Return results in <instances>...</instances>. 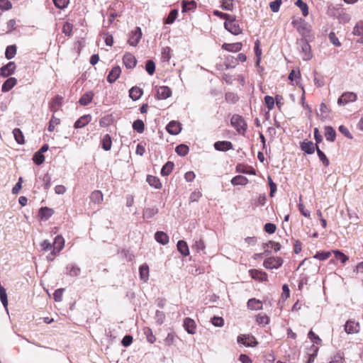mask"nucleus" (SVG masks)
Listing matches in <instances>:
<instances>
[{"label":"nucleus","mask_w":363,"mask_h":363,"mask_svg":"<svg viewBox=\"0 0 363 363\" xmlns=\"http://www.w3.org/2000/svg\"><path fill=\"white\" fill-rule=\"evenodd\" d=\"M336 132L331 126H325V137L327 140L333 142L335 139Z\"/></svg>","instance_id":"33"},{"label":"nucleus","mask_w":363,"mask_h":363,"mask_svg":"<svg viewBox=\"0 0 363 363\" xmlns=\"http://www.w3.org/2000/svg\"><path fill=\"white\" fill-rule=\"evenodd\" d=\"M147 182L149 184L150 186L155 188V189H160L162 187V184L157 177L148 175L146 179Z\"/></svg>","instance_id":"31"},{"label":"nucleus","mask_w":363,"mask_h":363,"mask_svg":"<svg viewBox=\"0 0 363 363\" xmlns=\"http://www.w3.org/2000/svg\"><path fill=\"white\" fill-rule=\"evenodd\" d=\"M16 68V64L13 62H9L0 68V76L3 77H9L13 74Z\"/></svg>","instance_id":"10"},{"label":"nucleus","mask_w":363,"mask_h":363,"mask_svg":"<svg viewBox=\"0 0 363 363\" xmlns=\"http://www.w3.org/2000/svg\"><path fill=\"white\" fill-rule=\"evenodd\" d=\"M166 130L169 134L176 135L182 130L181 123L175 121H172L167 125Z\"/></svg>","instance_id":"11"},{"label":"nucleus","mask_w":363,"mask_h":363,"mask_svg":"<svg viewBox=\"0 0 363 363\" xmlns=\"http://www.w3.org/2000/svg\"><path fill=\"white\" fill-rule=\"evenodd\" d=\"M225 101L228 103L235 104L238 101V96L232 92H228L225 96Z\"/></svg>","instance_id":"54"},{"label":"nucleus","mask_w":363,"mask_h":363,"mask_svg":"<svg viewBox=\"0 0 363 363\" xmlns=\"http://www.w3.org/2000/svg\"><path fill=\"white\" fill-rule=\"evenodd\" d=\"M320 111L321 114V117L325 118L328 117L329 109L327 106L324 103H321L320 105Z\"/></svg>","instance_id":"64"},{"label":"nucleus","mask_w":363,"mask_h":363,"mask_svg":"<svg viewBox=\"0 0 363 363\" xmlns=\"http://www.w3.org/2000/svg\"><path fill=\"white\" fill-rule=\"evenodd\" d=\"M17 47L16 45H11L6 47L5 57L7 60H11L16 54Z\"/></svg>","instance_id":"34"},{"label":"nucleus","mask_w":363,"mask_h":363,"mask_svg":"<svg viewBox=\"0 0 363 363\" xmlns=\"http://www.w3.org/2000/svg\"><path fill=\"white\" fill-rule=\"evenodd\" d=\"M48 148V145L44 144L40 149L34 154L32 159H45L43 153L47 152Z\"/></svg>","instance_id":"47"},{"label":"nucleus","mask_w":363,"mask_h":363,"mask_svg":"<svg viewBox=\"0 0 363 363\" xmlns=\"http://www.w3.org/2000/svg\"><path fill=\"white\" fill-rule=\"evenodd\" d=\"M155 239L162 245H165L169 242V236L162 231H157L155 234Z\"/></svg>","instance_id":"23"},{"label":"nucleus","mask_w":363,"mask_h":363,"mask_svg":"<svg viewBox=\"0 0 363 363\" xmlns=\"http://www.w3.org/2000/svg\"><path fill=\"white\" fill-rule=\"evenodd\" d=\"M133 128L138 133H142L145 130V124L140 119L135 120L133 123Z\"/></svg>","instance_id":"43"},{"label":"nucleus","mask_w":363,"mask_h":363,"mask_svg":"<svg viewBox=\"0 0 363 363\" xmlns=\"http://www.w3.org/2000/svg\"><path fill=\"white\" fill-rule=\"evenodd\" d=\"M183 326L189 334L194 335L196 333V325L193 319L190 318H186L184 320Z\"/></svg>","instance_id":"13"},{"label":"nucleus","mask_w":363,"mask_h":363,"mask_svg":"<svg viewBox=\"0 0 363 363\" xmlns=\"http://www.w3.org/2000/svg\"><path fill=\"white\" fill-rule=\"evenodd\" d=\"M17 83V79L14 77H9L7 79L1 86V91L3 92H8L10 91Z\"/></svg>","instance_id":"21"},{"label":"nucleus","mask_w":363,"mask_h":363,"mask_svg":"<svg viewBox=\"0 0 363 363\" xmlns=\"http://www.w3.org/2000/svg\"><path fill=\"white\" fill-rule=\"evenodd\" d=\"M230 182L233 186H245L248 183V179L244 176L238 175L234 177Z\"/></svg>","instance_id":"30"},{"label":"nucleus","mask_w":363,"mask_h":363,"mask_svg":"<svg viewBox=\"0 0 363 363\" xmlns=\"http://www.w3.org/2000/svg\"><path fill=\"white\" fill-rule=\"evenodd\" d=\"M282 3L281 0H274L270 2L269 7L272 12L277 13L279 11L280 6Z\"/></svg>","instance_id":"55"},{"label":"nucleus","mask_w":363,"mask_h":363,"mask_svg":"<svg viewBox=\"0 0 363 363\" xmlns=\"http://www.w3.org/2000/svg\"><path fill=\"white\" fill-rule=\"evenodd\" d=\"M102 147L105 150H109L111 147V138L108 134H106L104 136L101 140Z\"/></svg>","instance_id":"45"},{"label":"nucleus","mask_w":363,"mask_h":363,"mask_svg":"<svg viewBox=\"0 0 363 363\" xmlns=\"http://www.w3.org/2000/svg\"><path fill=\"white\" fill-rule=\"evenodd\" d=\"M189 147L185 144H180L177 145L175 148V152L177 153V155L180 157H184L187 155L189 152Z\"/></svg>","instance_id":"38"},{"label":"nucleus","mask_w":363,"mask_h":363,"mask_svg":"<svg viewBox=\"0 0 363 363\" xmlns=\"http://www.w3.org/2000/svg\"><path fill=\"white\" fill-rule=\"evenodd\" d=\"M178 251L183 255L187 256L189 254V250L187 243L184 240H179L177 245Z\"/></svg>","instance_id":"32"},{"label":"nucleus","mask_w":363,"mask_h":363,"mask_svg":"<svg viewBox=\"0 0 363 363\" xmlns=\"http://www.w3.org/2000/svg\"><path fill=\"white\" fill-rule=\"evenodd\" d=\"M158 213V209L157 208H147L143 211V218L150 219L152 218L155 215Z\"/></svg>","instance_id":"44"},{"label":"nucleus","mask_w":363,"mask_h":363,"mask_svg":"<svg viewBox=\"0 0 363 363\" xmlns=\"http://www.w3.org/2000/svg\"><path fill=\"white\" fill-rule=\"evenodd\" d=\"M91 119V116L89 114L84 115L82 117H80L74 125V127L75 128H81L84 127L86 124H88Z\"/></svg>","instance_id":"20"},{"label":"nucleus","mask_w":363,"mask_h":363,"mask_svg":"<svg viewBox=\"0 0 363 363\" xmlns=\"http://www.w3.org/2000/svg\"><path fill=\"white\" fill-rule=\"evenodd\" d=\"M360 330L359 324L352 320H349L345 325V330L347 334H355L359 333Z\"/></svg>","instance_id":"9"},{"label":"nucleus","mask_w":363,"mask_h":363,"mask_svg":"<svg viewBox=\"0 0 363 363\" xmlns=\"http://www.w3.org/2000/svg\"><path fill=\"white\" fill-rule=\"evenodd\" d=\"M196 4L194 1H187L184 0L182 2V9L183 13L194 10L196 9Z\"/></svg>","instance_id":"36"},{"label":"nucleus","mask_w":363,"mask_h":363,"mask_svg":"<svg viewBox=\"0 0 363 363\" xmlns=\"http://www.w3.org/2000/svg\"><path fill=\"white\" fill-rule=\"evenodd\" d=\"M178 15V11L177 9H172L169 12L168 16L164 19V23L172 24L174 22Z\"/></svg>","instance_id":"48"},{"label":"nucleus","mask_w":363,"mask_h":363,"mask_svg":"<svg viewBox=\"0 0 363 363\" xmlns=\"http://www.w3.org/2000/svg\"><path fill=\"white\" fill-rule=\"evenodd\" d=\"M170 57V48L169 47H166L162 52V60L163 62H169Z\"/></svg>","instance_id":"60"},{"label":"nucleus","mask_w":363,"mask_h":363,"mask_svg":"<svg viewBox=\"0 0 363 363\" xmlns=\"http://www.w3.org/2000/svg\"><path fill=\"white\" fill-rule=\"evenodd\" d=\"M211 322L216 327H222L224 325L223 318L218 316H213Z\"/></svg>","instance_id":"58"},{"label":"nucleus","mask_w":363,"mask_h":363,"mask_svg":"<svg viewBox=\"0 0 363 363\" xmlns=\"http://www.w3.org/2000/svg\"><path fill=\"white\" fill-rule=\"evenodd\" d=\"M174 167L173 162L168 161L162 168L161 174L162 176H168L172 171Z\"/></svg>","instance_id":"46"},{"label":"nucleus","mask_w":363,"mask_h":363,"mask_svg":"<svg viewBox=\"0 0 363 363\" xmlns=\"http://www.w3.org/2000/svg\"><path fill=\"white\" fill-rule=\"evenodd\" d=\"M225 28L230 33L238 35L242 33V29L240 28L235 16H232V18H229L224 22Z\"/></svg>","instance_id":"1"},{"label":"nucleus","mask_w":363,"mask_h":363,"mask_svg":"<svg viewBox=\"0 0 363 363\" xmlns=\"http://www.w3.org/2000/svg\"><path fill=\"white\" fill-rule=\"evenodd\" d=\"M143 33L140 27H136L130 33L128 43L131 46H136L142 38Z\"/></svg>","instance_id":"5"},{"label":"nucleus","mask_w":363,"mask_h":363,"mask_svg":"<svg viewBox=\"0 0 363 363\" xmlns=\"http://www.w3.org/2000/svg\"><path fill=\"white\" fill-rule=\"evenodd\" d=\"M298 44L299 45L301 52L303 53V60H309L312 58V52L311 48L309 43H308L306 39L302 38L298 41Z\"/></svg>","instance_id":"2"},{"label":"nucleus","mask_w":363,"mask_h":363,"mask_svg":"<svg viewBox=\"0 0 363 363\" xmlns=\"http://www.w3.org/2000/svg\"><path fill=\"white\" fill-rule=\"evenodd\" d=\"M145 70L150 75H152L155 73V64L152 60H147L145 63Z\"/></svg>","instance_id":"49"},{"label":"nucleus","mask_w":363,"mask_h":363,"mask_svg":"<svg viewBox=\"0 0 363 363\" xmlns=\"http://www.w3.org/2000/svg\"><path fill=\"white\" fill-rule=\"evenodd\" d=\"M249 274L251 277L254 279L265 281L267 280V274L264 272H262L257 269H250Z\"/></svg>","instance_id":"15"},{"label":"nucleus","mask_w":363,"mask_h":363,"mask_svg":"<svg viewBox=\"0 0 363 363\" xmlns=\"http://www.w3.org/2000/svg\"><path fill=\"white\" fill-rule=\"evenodd\" d=\"M121 73V69L119 66L113 67L107 76V81L111 84L115 82L120 77Z\"/></svg>","instance_id":"14"},{"label":"nucleus","mask_w":363,"mask_h":363,"mask_svg":"<svg viewBox=\"0 0 363 363\" xmlns=\"http://www.w3.org/2000/svg\"><path fill=\"white\" fill-rule=\"evenodd\" d=\"M242 47V44L241 43H223L222 45V48L233 52H239Z\"/></svg>","instance_id":"18"},{"label":"nucleus","mask_w":363,"mask_h":363,"mask_svg":"<svg viewBox=\"0 0 363 363\" xmlns=\"http://www.w3.org/2000/svg\"><path fill=\"white\" fill-rule=\"evenodd\" d=\"M62 99V96H56L50 103V110L54 112L56 111L58 107L61 106Z\"/></svg>","instance_id":"40"},{"label":"nucleus","mask_w":363,"mask_h":363,"mask_svg":"<svg viewBox=\"0 0 363 363\" xmlns=\"http://www.w3.org/2000/svg\"><path fill=\"white\" fill-rule=\"evenodd\" d=\"M247 304L251 310L258 311L262 308V303L256 298L249 299Z\"/></svg>","instance_id":"28"},{"label":"nucleus","mask_w":363,"mask_h":363,"mask_svg":"<svg viewBox=\"0 0 363 363\" xmlns=\"http://www.w3.org/2000/svg\"><path fill=\"white\" fill-rule=\"evenodd\" d=\"M296 30L299 34L301 35V36L305 39L308 36V34L311 30V26L308 23L304 21L301 25L298 26Z\"/></svg>","instance_id":"16"},{"label":"nucleus","mask_w":363,"mask_h":363,"mask_svg":"<svg viewBox=\"0 0 363 363\" xmlns=\"http://www.w3.org/2000/svg\"><path fill=\"white\" fill-rule=\"evenodd\" d=\"M256 321L259 325H267L269 322V318L266 315L259 314L257 315Z\"/></svg>","instance_id":"53"},{"label":"nucleus","mask_w":363,"mask_h":363,"mask_svg":"<svg viewBox=\"0 0 363 363\" xmlns=\"http://www.w3.org/2000/svg\"><path fill=\"white\" fill-rule=\"evenodd\" d=\"M236 172L238 173L247 174H255V170L248 166L239 164L236 166Z\"/></svg>","instance_id":"27"},{"label":"nucleus","mask_w":363,"mask_h":363,"mask_svg":"<svg viewBox=\"0 0 363 363\" xmlns=\"http://www.w3.org/2000/svg\"><path fill=\"white\" fill-rule=\"evenodd\" d=\"M140 278L144 282H146L149 279V267L147 264H144L140 267L139 269Z\"/></svg>","instance_id":"29"},{"label":"nucleus","mask_w":363,"mask_h":363,"mask_svg":"<svg viewBox=\"0 0 363 363\" xmlns=\"http://www.w3.org/2000/svg\"><path fill=\"white\" fill-rule=\"evenodd\" d=\"M94 97V93L92 91H88L84 93L79 99V103L82 106H87L91 103Z\"/></svg>","instance_id":"24"},{"label":"nucleus","mask_w":363,"mask_h":363,"mask_svg":"<svg viewBox=\"0 0 363 363\" xmlns=\"http://www.w3.org/2000/svg\"><path fill=\"white\" fill-rule=\"evenodd\" d=\"M221 8L225 11H233V4L232 0H222Z\"/></svg>","instance_id":"56"},{"label":"nucleus","mask_w":363,"mask_h":363,"mask_svg":"<svg viewBox=\"0 0 363 363\" xmlns=\"http://www.w3.org/2000/svg\"><path fill=\"white\" fill-rule=\"evenodd\" d=\"M295 5L301 10L303 16L308 15V6L303 0H296Z\"/></svg>","instance_id":"41"},{"label":"nucleus","mask_w":363,"mask_h":363,"mask_svg":"<svg viewBox=\"0 0 363 363\" xmlns=\"http://www.w3.org/2000/svg\"><path fill=\"white\" fill-rule=\"evenodd\" d=\"M215 149L218 151H227L233 147V145L229 141H218L213 145Z\"/></svg>","instance_id":"19"},{"label":"nucleus","mask_w":363,"mask_h":363,"mask_svg":"<svg viewBox=\"0 0 363 363\" xmlns=\"http://www.w3.org/2000/svg\"><path fill=\"white\" fill-rule=\"evenodd\" d=\"M54 213V211L48 207H43L39 211V216L42 220H48Z\"/></svg>","instance_id":"26"},{"label":"nucleus","mask_w":363,"mask_h":363,"mask_svg":"<svg viewBox=\"0 0 363 363\" xmlns=\"http://www.w3.org/2000/svg\"><path fill=\"white\" fill-rule=\"evenodd\" d=\"M260 42L259 40H257L255 43V55L256 56L257 60H256V65L259 66L260 61H261V55H262V50L259 48Z\"/></svg>","instance_id":"37"},{"label":"nucleus","mask_w":363,"mask_h":363,"mask_svg":"<svg viewBox=\"0 0 363 363\" xmlns=\"http://www.w3.org/2000/svg\"><path fill=\"white\" fill-rule=\"evenodd\" d=\"M13 135L18 144H23L24 143V136L20 128H14Z\"/></svg>","instance_id":"42"},{"label":"nucleus","mask_w":363,"mask_h":363,"mask_svg":"<svg viewBox=\"0 0 363 363\" xmlns=\"http://www.w3.org/2000/svg\"><path fill=\"white\" fill-rule=\"evenodd\" d=\"M174 342V335L172 333L167 334V337L164 340V343L167 346L172 345Z\"/></svg>","instance_id":"63"},{"label":"nucleus","mask_w":363,"mask_h":363,"mask_svg":"<svg viewBox=\"0 0 363 363\" xmlns=\"http://www.w3.org/2000/svg\"><path fill=\"white\" fill-rule=\"evenodd\" d=\"M283 264V259L281 257H271L266 259L263 262V266L267 269L279 268Z\"/></svg>","instance_id":"4"},{"label":"nucleus","mask_w":363,"mask_h":363,"mask_svg":"<svg viewBox=\"0 0 363 363\" xmlns=\"http://www.w3.org/2000/svg\"><path fill=\"white\" fill-rule=\"evenodd\" d=\"M265 104L269 110H272L274 106V99L272 96H266L264 97Z\"/></svg>","instance_id":"61"},{"label":"nucleus","mask_w":363,"mask_h":363,"mask_svg":"<svg viewBox=\"0 0 363 363\" xmlns=\"http://www.w3.org/2000/svg\"><path fill=\"white\" fill-rule=\"evenodd\" d=\"M301 150L307 154H311L315 150V145L313 142L308 141V142H303L301 143Z\"/></svg>","instance_id":"35"},{"label":"nucleus","mask_w":363,"mask_h":363,"mask_svg":"<svg viewBox=\"0 0 363 363\" xmlns=\"http://www.w3.org/2000/svg\"><path fill=\"white\" fill-rule=\"evenodd\" d=\"M65 245L64 238L61 235H57L55 238V241L53 243V249L52 252L50 255L48 256V259L50 260H52L53 256L58 253L60 251L62 250Z\"/></svg>","instance_id":"6"},{"label":"nucleus","mask_w":363,"mask_h":363,"mask_svg":"<svg viewBox=\"0 0 363 363\" xmlns=\"http://www.w3.org/2000/svg\"><path fill=\"white\" fill-rule=\"evenodd\" d=\"M123 62L127 69L134 68L137 63L135 56L129 52H127L123 55Z\"/></svg>","instance_id":"12"},{"label":"nucleus","mask_w":363,"mask_h":363,"mask_svg":"<svg viewBox=\"0 0 363 363\" xmlns=\"http://www.w3.org/2000/svg\"><path fill=\"white\" fill-rule=\"evenodd\" d=\"M328 38L330 39V41L335 46L340 47L341 45L340 42L339 41L338 38H337L335 33L334 32H330L329 33Z\"/></svg>","instance_id":"62"},{"label":"nucleus","mask_w":363,"mask_h":363,"mask_svg":"<svg viewBox=\"0 0 363 363\" xmlns=\"http://www.w3.org/2000/svg\"><path fill=\"white\" fill-rule=\"evenodd\" d=\"M357 94L354 92H345L342 94L337 99V104L345 105L350 102H354L357 100Z\"/></svg>","instance_id":"8"},{"label":"nucleus","mask_w":363,"mask_h":363,"mask_svg":"<svg viewBox=\"0 0 363 363\" xmlns=\"http://www.w3.org/2000/svg\"><path fill=\"white\" fill-rule=\"evenodd\" d=\"M332 254V252H319L314 255V258L320 260H325L328 259Z\"/></svg>","instance_id":"52"},{"label":"nucleus","mask_w":363,"mask_h":363,"mask_svg":"<svg viewBox=\"0 0 363 363\" xmlns=\"http://www.w3.org/2000/svg\"><path fill=\"white\" fill-rule=\"evenodd\" d=\"M91 201L96 204H101L104 200V196L101 191L95 190L90 196Z\"/></svg>","instance_id":"25"},{"label":"nucleus","mask_w":363,"mask_h":363,"mask_svg":"<svg viewBox=\"0 0 363 363\" xmlns=\"http://www.w3.org/2000/svg\"><path fill=\"white\" fill-rule=\"evenodd\" d=\"M144 334L145 335L148 342L153 343L156 340V338L150 328H144Z\"/></svg>","instance_id":"51"},{"label":"nucleus","mask_w":363,"mask_h":363,"mask_svg":"<svg viewBox=\"0 0 363 363\" xmlns=\"http://www.w3.org/2000/svg\"><path fill=\"white\" fill-rule=\"evenodd\" d=\"M143 94V91L142 89L138 86H133L129 90V96L132 99L133 101L138 100Z\"/></svg>","instance_id":"22"},{"label":"nucleus","mask_w":363,"mask_h":363,"mask_svg":"<svg viewBox=\"0 0 363 363\" xmlns=\"http://www.w3.org/2000/svg\"><path fill=\"white\" fill-rule=\"evenodd\" d=\"M66 271L67 274L72 277H77L80 273V269L74 264L67 265L66 267Z\"/></svg>","instance_id":"39"},{"label":"nucleus","mask_w":363,"mask_h":363,"mask_svg":"<svg viewBox=\"0 0 363 363\" xmlns=\"http://www.w3.org/2000/svg\"><path fill=\"white\" fill-rule=\"evenodd\" d=\"M230 123L239 133L244 132L246 130L247 124L244 118L239 115H233L231 118Z\"/></svg>","instance_id":"3"},{"label":"nucleus","mask_w":363,"mask_h":363,"mask_svg":"<svg viewBox=\"0 0 363 363\" xmlns=\"http://www.w3.org/2000/svg\"><path fill=\"white\" fill-rule=\"evenodd\" d=\"M353 33L356 35H363V21H359L356 24Z\"/></svg>","instance_id":"57"},{"label":"nucleus","mask_w":363,"mask_h":363,"mask_svg":"<svg viewBox=\"0 0 363 363\" xmlns=\"http://www.w3.org/2000/svg\"><path fill=\"white\" fill-rule=\"evenodd\" d=\"M237 341L247 347H255L258 344L255 338L250 335H240L238 337Z\"/></svg>","instance_id":"7"},{"label":"nucleus","mask_w":363,"mask_h":363,"mask_svg":"<svg viewBox=\"0 0 363 363\" xmlns=\"http://www.w3.org/2000/svg\"><path fill=\"white\" fill-rule=\"evenodd\" d=\"M157 94L159 99H166L172 95V91L168 86H162L157 89Z\"/></svg>","instance_id":"17"},{"label":"nucleus","mask_w":363,"mask_h":363,"mask_svg":"<svg viewBox=\"0 0 363 363\" xmlns=\"http://www.w3.org/2000/svg\"><path fill=\"white\" fill-rule=\"evenodd\" d=\"M332 252L335 255V258L343 264L349 259L347 256L339 250H333Z\"/></svg>","instance_id":"50"},{"label":"nucleus","mask_w":363,"mask_h":363,"mask_svg":"<svg viewBox=\"0 0 363 363\" xmlns=\"http://www.w3.org/2000/svg\"><path fill=\"white\" fill-rule=\"evenodd\" d=\"M53 2L57 8L62 9L67 6L69 0H53Z\"/></svg>","instance_id":"59"}]
</instances>
